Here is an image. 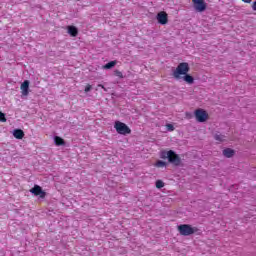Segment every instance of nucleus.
<instances>
[{"mask_svg":"<svg viewBox=\"0 0 256 256\" xmlns=\"http://www.w3.org/2000/svg\"><path fill=\"white\" fill-rule=\"evenodd\" d=\"M252 9H253V11H256V0L252 4Z\"/></svg>","mask_w":256,"mask_h":256,"instance_id":"obj_22","label":"nucleus"},{"mask_svg":"<svg viewBox=\"0 0 256 256\" xmlns=\"http://www.w3.org/2000/svg\"><path fill=\"white\" fill-rule=\"evenodd\" d=\"M114 129L119 135H131V128L121 121L114 123Z\"/></svg>","mask_w":256,"mask_h":256,"instance_id":"obj_3","label":"nucleus"},{"mask_svg":"<svg viewBox=\"0 0 256 256\" xmlns=\"http://www.w3.org/2000/svg\"><path fill=\"white\" fill-rule=\"evenodd\" d=\"M13 136L15 139H23L25 137V132L21 129L14 130Z\"/></svg>","mask_w":256,"mask_h":256,"instance_id":"obj_12","label":"nucleus"},{"mask_svg":"<svg viewBox=\"0 0 256 256\" xmlns=\"http://www.w3.org/2000/svg\"><path fill=\"white\" fill-rule=\"evenodd\" d=\"M162 159H165V156H162Z\"/></svg>","mask_w":256,"mask_h":256,"instance_id":"obj_25","label":"nucleus"},{"mask_svg":"<svg viewBox=\"0 0 256 256\" xmlns=\"http://www.w3.org/2000/svg\"><path fill=\"white\" fill-rule=\"evenodd\" d=\"M178 232L183 237H189V235H195V233H198L199 228L193 227L190 224H181L178 226Z\"/></svg>","mask_w":256,"mask_h":256,"instance_id":"obj_2","label":"nucleus"},{"mask_svg":"<svg viewBox=\"0 0 256 256\" xmlns=\"http://www.w3.org/2000/svg\"><path fill=\"white\" fill-rule=\"evenodd\" d=\"M114 75H115L116 77H119V79H123V72H122V71L115 70V71H114Z\"/></svg>","mask_w":256,"mask_h":256,"instance_id":"obj_19","label":"nucleus"},{"mask_svg":"<svg viewBox=\"0 0 256 256\" xmlns=\"http://www.w3.org/2000/svg\"><path fill=\"white\" fill-rule=\"evenodd\" d=\"M115 65H117V61H115V60L110 61L103 66V69H113V67H115Z\"/></svg>","mask_w":256,"mask_h":256,"instance_id":"obj_15","label":"nucleus"},{"mask_svg":"<svg viewBox=\"0 0 256 256\" xmlns=\"http://www.w3.org/2000/svg\"><path fill=\"white\" fill-rule=\"evenodd\" d=\"M166 127L168 131H175V126H173V124H167Z\"/></svg>","mask_w":256,"mask_h":256,"instance_id":"obj_20","label":"nucleus"},{"mask_svg":"<svg viewBox=\"0 0 256 256\" xmlns=\"http://www.w3.org/2000/svg\"><path fill=\"white\" fill-rule=\"evenodd\" d=\"M222 153H223L224 157L231 159V157H233V155H235V150H233L231 148H226L223 150Z\"/></svg>","mask_w":256,"mask_h":256,"instance_id":"obj_11","label":"nucleus"},{"mask_svg":"<svg viewBox=\"0 0 256 256\" xmlns=\"http://www.w3.org/2000/svg\"><path fill=\"white\" fill-rule=\"evenodd\" d=\"M193 7L197 13H203L207 10V2L205 0H192Z\"/></svg>","mask_w":256,"mask_h":256,"instance_id":"obj_5","label":"nucleus"},{"mask_svg":"<svg viewBox=\"0 0 256 256\" xmlns=\"http://www.w3.org/2000/svg\"><path fill=\"white\" fill-rule=\"evenodd\" d=\"M190 70L191 68L189 67V63L181 62L173 71L172 75L174 79H183V81H185V83H188V85H193V83H195V78H193V76L189 74Z\"/></svg>","mask_w":256,"mask_h":256,"instance_id":"obj_1","label":"nucleus"},{"mask_svg":"<svg viewBox=\"0 0 256 256\" xmlns=\"http://www.w3.org/2000/svg\"><path fill=\"white\" fill-rule=\"evenodd\" d=\"M98 87H100L101 89H104V91H107V89L105 88V86L103 84H99Z\"/></svg>","mask_w":256,"mask_h":256,"instance_id":"obj_23","label":"nucleus"},{"mask_svg":"<svg viewBox=\"0 0 256 256\" xmlns=\"http://www.w3.org/2000/svg\"><path fill=\"white\" fill-rule=\"evenodd\" d=\"M154 167H157L158 169H163V167H167V162H165L163 160H158L154 164Z\"/></svg>","mask_w":256,"mask_h":256,"instance_id":"obj_14","label":"nucleus"},{"mask_svg":"<svg viewBox=\"0 0 256 256\" xmlns=\"http://www.w3.org/2000/svg\"><path fill=\"white\" fill-rule=\"evenodd\" d=\"M68 33L71 37H77V35H79V30L75 26H68Z\"/></svg>","mask_w":256,"mask_h":256,"instance_id":"obj_10","label":"nucleus"},{"mask_svg":"<svg viewBox=\"0 0 256 256\" xmlns=\"http://www.w3.org/2000/svg\"><path fill=\"white\" fill-rule=\"evenodd\" d=\"M91 89H92L91 84H88V85H86L84 91H85V93H89V91H91Z\"/></svg>","mask_w":256,"mask_h":256,"instance_id":"obj_21","label":"nucleus"},{"mask_svg":"<svg viewBox=\"0 0 256 256\" xmlns=\"http://www.w3.org/2000/svg\"><path fill=\"white\" fill-rule=\"evenodd\" d=\"M243 3H251L252 0H242Z\"/></svg>","mask_w":256,"mask_h":256,"instance_id":"obj_24","label":"nucleus"},{"mask_svg":"<svg viewBox=\"0 0 256 256\" xmlns=\"http://www.w3.org/2000/svg\"><path fill=\"white\" fill-rule=\"evenodd\" d=\"M156 19L160 25H167V23H169V16L165 11L159 12L156 16Z\"/></svg>","mask_w":256,"mask_h":256,"instance_id":"obj_7","label":"nucleus"},{"mask_svg":"<svg viewBox=\"0 0 256 256\" xmlns=\"http://www.w3.org/2000/svg\"><path fill=\"white\" fill-rule=\"evenodd\" d=\"M30 193H33V195L40 196L41 199H45L47 193L43 191V188L39 185H35L31 190Z\"/></svg>","mask_w":256,"mask_h":256,"instance_id":"obj_8","label":"nucleus"},{"mask_svg":"<svg viewBox=\"0 0 256 256\" xmlns=\"http://www.w3.org/2000/svg\"><path fill=\"white\" fill-rule=\"evenodd\" d=\"M194 117L198 123H205L209 119V113L202 108H198L194 111Z\"/></svg>","mask_w":256,"mask_h":256,"instance_id":"obj_4","label":"nucleus"},{"mask_svg":"<svg viewBox=\"0 0 256 256\" xmlns=\"http://www.w3.org/2000/svg\"><path fill=\"white\" fill-rule=\"evenodd\" d=\"M54 143L58 147H61V145H65V140L63 138L59 137V136H55L54 137Z\"/></svg>","mask_w":256,"mask_h":256,"instance_id":"obj_13","label":"nucleus"},{"mask_svg":"<svg viewBox=\"0 0 256 256\" xmlns=\"http://www.w3.org/2000/svg\"><path fill=\"white\" fill-rule=\"evenodd\" d=\"M0 121L1 123H7V117H5V113L0 112Z\"/></svg>","mask_w":256,"mask_h":256,"instance_id":"obj_18","label":"nucleus"},{"mask_svg":"<svg viewBox=\"0 0 256 256\" xmlns=\"http://www.w3.org/2000/svg\"><path fill=\"white\" fill-rule=\"evenodd\" d=\"M167 159H168L169 163H173L174 165L181 164V158L173 150H169L167 152Z\"/></svg>","mask_w":256,"mask_h":256,"instance_id":"obj_6","label":"nucleus"},{"mask_svg":"<svg viewBox=\"0 0 256 256\" xmlns=\"http://www.w3.org/2000/svg\"><path fill=\"white\" fill-rule=\"evenodd\" d=\"M216 141H219L220 143H222V141H225L226 137L223 134H215L214 136Z\"/></svg>","mask_w":256,"mask_h":256,"instance_id":"obj_16","label":"nucleus"},{"mask_svg":"<svg viewBox=\"0 0 256 256\" xmlns=\"http://www.w3.org/2000/svg\"><path fill=\"white\" fill-rule=\"evenodd\" d=\"M20 89H21V95L23 97H27L29 95V80H25L21 84Z\"/></svg>","mask_w":256,"mask_h":256,"instance_id":"obj_9","label":"nucleus"},{"mask_svg":"<svg viewBox=\"0 0 256 256\" xmlns=\"http://www.w3.org/2000/svg\"><path fill=\"white\" fill-rule=\"evenodd\" d=\"M165 187V182L162 180H157L156 181V189H163Z\"/></svg>","mask_w":256,"mask_h":256,"instance_id":"obj_17","label":"nucleus"}]
</instances>
